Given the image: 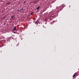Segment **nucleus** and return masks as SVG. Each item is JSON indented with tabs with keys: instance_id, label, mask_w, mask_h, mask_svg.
Instances as JSON below:
<instances>
[{
	"instance_id": "obj_1",
	"label": "nucleus",
	"mask_w": 79,
	"mask_h": 79,
	"mask_svg": "<svg viewBox=\"0 0 79 79\" xmlns=\"http://www.w3.org/2000/svg\"><path fill=\"white\" fill-rule=\"evenodd\" d=\"M40 6H39L36 9V10H38L40 9Z\"/></svg>"
},
{
	"instance_id": "obj_2",
	"label": "nucleus",
	"mask_w": 79,
	"mask_h": 79,
	"mask_svg": "<svg viewBox=\"0 0 79 79\" xmlns=\"http://www.w3.org/2000/svg\"><path fill=\"white\" fill-rule=\"evenodd\" d=\"M38 23H39V21H38V20H37V21H35V23L37 24H38Z\"/></svg>"
},
{
	"instance_id": "obj_3",
	"label": "nucleus",
	"mask_w": 79,
	"mask_h": 79,
	"mask_svg": "<svg viewBox=\"0 0 79 79\" xmlns=\"http://www.w3.org/2000/svg\"><path fill=\"white\" fill-rule=\"evenodd\" d=\"M16 26H15L14 27V31H16Z\"/></svg>"
},
{
	"instance_id": "obj_4",
	"label": "nucleus",
	"mask_w": 79,
	"mask_h": 79,
	"mask_svg": "<svg viewBox=\"0 0 79 79\" xmlns=\"http://www.w3.org/2000/svg\"><path fill=\"white\" fill-rule=\"evenodd\" d=\"M76 73H75L73 75V77H74L76 75Z\"/></svg>"
},
{
	"instance_id": "obj_5",
	"label": "nucleus",
	"mask_w": 79,
	"mask_h": 79,
	"mask_svg": "<svg viewBox=\"0 0 79 79\" xmlns=\"http://www.w3.org/2000/svg\"><path fill=\"white\" fill-rule=\"evenodd\" d=\"M14 17H15V16H12L11 17V18L12 19H13V18H14Z\"/></svg>"
},
{
	"instance_id": "obj_6",
	"label": "nucleus",
	"mask_w": 79,
	"mask_h": 79,
	"mask_svg": "<svg viewBox=\"0 0 79 79\" xmlns=\"http://www.w3.org/2000/svg\"><path fill=\"white\" fill-rule=\"evenodd\" d=\"M33 13H34V12H31V13L30 15H32Z\"/></svg>"
},
{
	"instance_id": "obj_7",
	"label": "nucleus",
	"mask_w": 79,
	"mask_h": 79,
	"mask_svg": "<svg viewBox=\"0 0 79 79\" xmlns=\"http://www.w3.org/2000/svg\"><path fill=\"white\" fill-rule=\"evenodd\" d=\"M2 51H1L0 52V54H2Z\"/></svg>"
},
{
	"instance_id": "obj_8",
	"label": "nucleus",
	"mask_w": 79,
	"mask_h": 79,
	"mask_svg": "<svg viewBox=\"0 0 79 79\" xmlns=\"http://www.w3.org/2000/svg\"><path fill=\"white\" fill-rule=\"evenodd\" d=\"M24 3H26V2H25H25H24Z\"/></svg>"
},
{
	"instance_id": "obj_9",
	"label": "nucleus",
	"mask_w": 79,
	"mask_h": 79,
	"mask_svg": "<svg viewBox=\"0 0 79 79\" xmlns=\"http://www.w3.org/2000/svg\"><path fill=\"white\" fill-rule=\"evenodd\" d=\"M17 11H18H18H19V10H17Z\"/></svg>"
},
{
	"instance_id": "obj_10",
	"label": "nucleus",
	"mask_w": 79,
	"mask_h": 79,
	"mask_svg": "<svg viewBox=\"0 0 79 79\" xmlns=\"http://www.w3.org/2000/svg\"><path fill=\"white\" fill-rule=\"evenodd\" d=\"M60 11H61V9H60Z\"/></svg>"
},
{
	"instance_id": "obj_11",
	"label": "nucleus",
	"mask_w": 79,
	"mask_h": 79,
	"mask_svg": "<svg viewBox=\"0 0 79 79\" xmlns=\"http://www.w3.org/2000/svg\"><path fill=\"white\" fill-rule=\"evenodd\" d=\"M10 21H12V19H10Z\"/></svg>"
},
{
	"instance_id": "obj_12",
	"label": "nucleus",
	"mask_w": 79,
	"mask_h": 79,
	"mask_svg": "<svg viewBox=\"0 0 79 79\" xmlns=\"http://www.w3.org/2000/svg\"><path fill=\"white\" fill-rule=\"evenodd\" d=\"M10 23H12V21L10 22Z\"/></svg>"
},
{
	"instance_id": "obj_13",
	"label": "nucleus",
	"mask_w": 79,
	"mask_h": 79,
	"mask_svg": "<svg viewBox=\"0 0 79 79\" xmlns=\"http://www.w3.org/2000/svg\"><path fill=\"white\" fill-rule=\"evenodd\" d=\"M18 46V45H16V47H17Z\"/></svg>"
},
{
	"instance_id": "obj_14",
	"label": "nucleus",
	"mask_w": 79,
	"mask_h": 79,
	"mask_svg": "<svg viewBox=\"0 0 79 79\" xmlns=\"http://www.w3.org/2000/svg\"><path fill=\"white\" fill-rule=\"evenodd\" d=\"M14 34H15V33H16V32H14Z\"/></svg>"
}]
</instances>
